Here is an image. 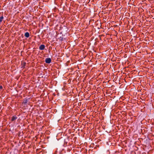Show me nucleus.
I'll return each mask as SVG.
<instances>
[{"instance_id":"nucleus-4","label":"nucleus","mask_w":154,"mask_h":154,"mask_svg":"<svg viewBox=\"0 0 154 154\" xmlns=\"http://www.w3.org/2000/svg\"><path fill=\"white\" fill-rule=\"evenodd\" d=\"M25 36L26 38H28L29 36V34L28 32H26L25 33Z\"/></svg>"},{"instance_id":"nucleus-1","label":"nucleus","mask_w":154,"mask_h":154,"mask_svg":"<svg viewBox=\"0 0 154 154\" xmlns=\"http://www.w3.org/2000/svg\"><path fill=\"white\" fill-rule=\"evenodd\" d=\"M51 60L50 58H47L45 59V62L46 63H50L51 62Z\"/></svg>"},{"instance_id":"nucleus-6","label":"nucleus","mask_w":154,"mask_h":154,"mask_svg":"<svg viewBox=\"0 0 154 154\" xmlns=\"http://www.w3.org/2000/svg\"><path fill=\"white\" fill-rule=\"evenodd\" d=\"M27 100L26 99V100H24L23 103H24L25 104L26 103H27Z\"/></svg>"},{"instance_id":"nucleus-5","label":"nucleus","mask_w":154,"mask_h":154,"mask_svg":"<svg viewBox=\"0 0 154 154\" xmlns=\"http://www.w3.org/2000/svg\"><path fill=\"white\" fill-rule=\"evenodd\" d=\"M4 19V17L3 16L0 17V24L1 23L2 21V20Z\"/></svg>"},{"instance_id":"nucleus-7","label":"nucleus","mask_w":154,"mask_h":154,"mask_svg":"<svg viewBox=\"0 0 154 154\" xmlns=\"http://www.w3.org/2000/svg\"><path fill=\"white\" fill-rule=\"evenodd\" d=\"M3 87L2 85L0 86V90H2V89Z\"/></svg>"},{"instance_id":"nucleus-2","label":"nucleus","mask_w":154,"mask_h":154,"mask_svg":"<svg viewBox=\"0 0 154 154\" xmlns=\"http://www.w3.org/2000/svg\"><path fill=\"white\" fill-rule=\"evenodd\" d=\"M45 48V45H41L39 47V49L40 50H43Z\"/></svg>"},{"instance_id":"nucleus-3","label":"nucleus","mask_w":154,"mask_h":154,"mask_svg":"<svg viewBox=\"0 0 154 154\" xmlns=\"http://www.w3.org/2000/svg\"><path fill=\"white\" fill-rule=\"evenodd\" d=\"M17 117L16 116H13L12 117V119H11V121H12V122L16 120L17 119Z\"/></svg>"}]
</instances>
